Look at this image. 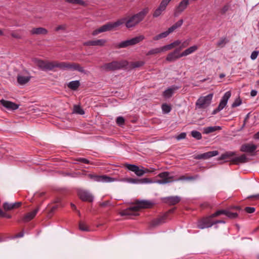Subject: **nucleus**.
Returning <instances> with one entry per match:
<instances>
[{
	"mask_svg": "<svg viewBox=\"0 0 259 259\" xmlns=\"http://www.w3.org/2000/svg\"><path fill=\"white\" fill-rule=\"evenodd\" d=\"M119 214L121 216H136L138 215V211L134 208V206L129 207L126 209L121 210Z\"/></svg>",
	"mask_w": 259,
	"mask_h": 259,
	"instance_id": "22",
	"label": "nucleus"
},
{
	"mask_svg": "<svg viewBox=\"0 0 259 259\" xmlns=\"http://www.w3.org/2000/svg\"><path fill=\"white\" fill-rule=\"evenodd\" d=\"M77 195L79 198L83 201L91 202L94 200V196L87 190L78 189Z\"/></svg>",
	"mask_w": 259,
	"mask_h": 259,
	"instance_id": "13",
	"label": "nucleus"
},
{
	"mask_svg": "<svg viewBox=\"0 0 259 259\" xmlns=\"http://www.w3.org/2000/svg\"><path fill=\"white\" fill-rule=\"evenodd\" d=\"M38 67L42 71H47L52 70L55 68H58L62 70H77L83 73V68L79 64L69 63L67 62L49 61L38 59L36 61Z\"/></svg>",
	"mask_w": 259,
	"mask_h": 259,
	"instance_id": "1",
	"label": "nucleus"
},
{
	"mask_svg": "<svg viewBox=\"0 0 259 259\" xmlns=\"http://www.w3.org/2000/svg\"><path fill=\"white\" fill-rule=\"evenodd\" d=\"M145 38L144 36L141 35L130 39L122 41L116 46L117 48H125L128 46H134L142 41Z\"/></svg>",
	"mask_w": 259,
	"mask_h": 259,
	"instance_id": "6",
	"label": "nucleus"
},
{
	"mask_svg": "<svg viewBox=\"0 0 259 259\" xmlns=\"http://www.w3.org/2000/svg\"><path fill=\"white\" fill-rule=\"evenodd\" d=\"M175 47L178 46L181 44V42L179 40H177L172 42Z\"/></svg>",
	"mask_w": 259,
	"mask_h": 259,
	"instance_id": "62",
	"label": "nucleus"
},
{
	"mask_svg": "<svg viewBox=\"0 0 259 259\" xmlns=\"http://www.w3.org/2000/svg\"><path fill=\"white\" fill-rule=\"evenodd\" d=\"M76 161L85 164H90V162L89 160L84 158H78L76 159Z\"/></svg>",
	"mask_w": 259,
	"mask_h": 259,
	"instance_id": "51",
	"label": "nucleus"
},
{
	"mask_svg": "<svg viewBox=\"0 0 259 259\" xmlns=\"http://www.w3.org/2000/svg\"><path fill=\"white\" fill-rule=\"evenodd\" d=\"M162 47L163 52H165V51H168V50H171L172 49L175 48V46L174 45L173 42H171V43H170V44H169L168 45L164 46H163Z\"/></svg>",
	"mask_w": 259,
	"mask_h": 259,
	"instance_id": "46",
	"label": "nucleus"
},
{
	"mask_svg": "<svg viewBox=\"0 0 259 259\" xmlns=\"http://www.w3.org/2000/svg\"><path fill=\"white\" fill-rule=\"evenodd\" d=\"M242 103V101L240 99V98H238L237 99H236L235 101L233 103V104H232V107L233 108H234V107H238L239 106H240Z\"/></svg>",
	"mask_w": 259,
	"mask_h": 259,
	"instance_id": "48",
	"label": "nucleus"
},
{
	"mask_svg": "<svg viewBox=\"0 0 259 259\" xmlns=\"http://www.w3.org/2000/svg\"><path fill=\"white\" fill-rule=\"evenodd\" d=\"M79 229L83 231H89L90 229L87 225L83 222L80 221L79 223Z\"/></svg>",
	"mask_w": 259,
	"mask_h": 259,
	"instance_id": "41",
	"label": "nucleus"
},
{
	"mask_svg": "<svg viewBox=\"0 0 259 259\" xmlns=\"http://www.w3.org/2000/svg\"><path fill=\"white\" fill-rule=\"evenodd\" d=\"M65 2L70 4H77L81 6L85 5V2L82 0H65Z\"/></svg>",
	"mask_w": 259,
	"mask_h": 259,
	"instance_id": "42",
	"label": "nucleus"
},
{
	"mask_svg": "<svg viewBox=\"0 0 259 259\" xmlns=\"http://www.w3.org/2000/svg\"><path fill=\"white\" fill-rule=\"evenodd\" d=\"M186 137V133L185 132L181 133L178 136H177L176 139L178 140H180L182 139H185Z\"/></svg>",
	"mask_w": 259,
	"mask_h": 259,
	"instance_id": "52",
	"label": "nucleus"
},
{
	"mask_svg": "<svg viewBox=\"0 0 259 259\" xmlns=\"http://www.w3.org/2000/svg\"><path fill=\"white\" fill-rule=\"evenodd\" d=\"M3 208L6 211L12 210L13 209L12 203L5 202L3 204Z\"/></svg>",
	"mask_w": 259,
	"mask_h": 259,
	"instance_id": "45",
	"label": "nucleus"
},
{
	"mask_svg": "<svg viewBox=\"0 0 259 259\" xmlns=\"http://www.w3.org/2000/svg\"><path fill=\"white\" fill-rule=\"evenodd\" d=\"M48 30L42 27L33 28L31 30L30 33L31 34H47Z\"/></svg>",
	"mask_w": 259,
	"mask_h": 259,
	"instance_id": "29",
	"label": "nucleus"
},
{
	"mask_svg": "<svg viewBox=\"0 0 259 259\" xmlns=\"http://www.w3.org/2000/svg\"><path fill=\"white\" fill-rule=\"evenodd\" d=\"M73 112L80 114L83 115L84 114V111L81 108L79 105H74L73 107Z\"/></svg>",
	"mask_w": 259,
	"mask_h": 259,
	"instance_id": "40",
	"label": "nucleus"
},
{
	"mask_svg": "<svg viewBox=\"0 0 259 259\" xmlns=\"http://www.w3.org/2000/svg\"><path fill=\"white\" fill-rule=\"evenodd\" d=\"M128 64V63L126 60L114 61L110 63L104 64L101 68L106 71H115L122 69L127 66Z\"/></svg>",
	"mask_w": 259,
	"mask_h": 259,
	"instance_id": "4",
	"label": "nucleus"
},
{
	"mask_svg": "<svg viewBox=\"0 0 259 259\" xmlns=\"http://www.w3.org/2000/svg\"><path fill=\"white\" fill-rule=\"evenodd\" d=\"M190 40L187 39L184 41L182 44L181 46L178 49H181V50L184 48H186L189 45Z\"/></svg>",
	"mask_w": 259,
	"mask_h": 259,
	"instance_id": "50",
	"label": "nucleus"
},
{
	"mask_svg": "<svg viewBox=\"0 0 259 259\" xmlns=\"http://www.w3.org/2000/svg\"><path fill=\"white\" fill-rule=\"evenodd\" d=\"M170 33H171V32L167 29V30L153 37V39L154 40H158L161 38L166 37Z\"/></svg>",
	"mask_w": 259,
	"mask_h": 259,
	"instance_id": "36",
	"label": "nucleus"
},
{
	"mask_svg": "<svg viewBox=\"0 0 259 259\" xmlns=\"http://www.w3.org/2000/svg\"><path fill=\"white\" fill-rule=\"evenodd\" d=\"M80 85V82L78 80H74L70 81L68 84V87L72 90L75 91Z\"/></svg>",
	"mask_w": 259,
	"mask_h": 259,
	"instance_id": "35",
	"label": "nucleus"
},
{
	"mask_svg": "<svg viewBox=\"0 0 259 259\" xmlns=\"http://www.w3.org/2000/svg\"><path fill=\"white\" fill-rule=\"evenodd\" d=\"M221 214L226 215L228 218L233 219L237 218L238 214L237 212H233L228 210L221 209L218 210L214 212L213 215L219 216Z\"/></svg>",
	"mask_w": 259,
	"mask_h": 259,
	"instance_id": "21",
	"label": "nucleus"
},
{
	"mask_svg": "<svg viewBox=\"0 0 259 259\" xmlns=\"http://www.w3.org/2000/svg\"><path fill=\"white\" fill-rule=\"evenodd\" d=\"M166 8L159 4V6L153 13V17L154 18H157L160 16L162 13L166 10Z\"/></svg>",
	"mask_w": 259,
	"mask_h": 259,
	"instance_id": "31",
	"label": "nucleus"
},
{
	"mask_svg": "<svg viewBox=\"0 0 259 259\" xmlns=\"http://www.w3.org/2000/svg\"><path fill=\"white\" fill-rule=\"evenodd\" d=\"M1 104L9 110H15L18 108L19 105L11 101L2 99L0 101Z\"/></svg>",
	"mask_w": 259,
	"mask_h": 259,
	"instance_id": "23",
	"label": "nucleus"
},
{
	"mask_svg": "<svg viewBox=\"0 0 259 259\" xmlns=\"http://www.w3.org/2000/svg\"><path fill=\"white\" fill-rule=\"evenodd\" d=\"M197 49L198 47L197 46H193L190 47L189 48L185 50L184 52L181 53V56H182V57H184L189 55L195 52Z\"/></svg>",
	"mask_w": 259,
	"mask_h": 259,
	"instance_id": "32",
	"label": "nucleus"
},
{
	"mask_svg": "<svg viewBox=\"0 0 259 259\" xmlns=\"http://www.w3.org/2000/svg\"><path fill=\"white\" fill-rule=\"evenodd\" d=\"M122 20H118L116 22H108L101 27H100L99 28L95 30H94L92 32L93 35H96L98 34L99 33L111 31L113 30V29L120 26L122 24V22H121Z\"/></svg>",
	"mask_w": 259,
	"mask_h": 259,
	"instance_id": "5",
	"label": "nucleus"
},
{
	"mask_svg": "<svg viewBox=\"0 0 259 259\" xmlns=\"http://www.w3.org/2000/svg\"><path fill=\"white\" fill-rule=\"evenodd\" d=\"M258 55V52L256 51H254L253 52H252V53L251 54L250 58L252 60H254L257 58Z\"/></svg>",
	"mask_w": 259,
	"mask_h": 259,
	"instance_id": "53",
	"label": "nucleus"
},
{
	"mask_svg": "<svg viewBox=\"0 0 259 259\" xmlns=\"http://www.w3.org/2000/svg\"><path fill=\"white\" fill-rule=\"evenodd\" d=\"M199 178V176L198 175H196L192 176L187 177V180H195Z\"/></svg>",
	"mask_w": 259,
	"mask_h": 259,
	"instance_id": "58",
	"label": "nucleus"
},
{
	"mask_svg": "<svg viewBox=\"0 0 259 259\" xmlns=\"http://www.w3.org/2000/svg\"><path fill=\"white\" fill-rule=\"evenodd\" d=\"M181 49H176L173 52L169 53L166 58V60L168 62H174L178 59L182 57L180 53Z\"/></svg>",
	"mask_w": 259,
	"mask_h": 259,
	"instance_id": "17",
	"label": "nucleus"
},
{
	"mask_svg": "<svg viewBox=\"0 0 259 259\" xmlns=\"http://www.w3.org/2000/svg\"><path fill=\"white\" fill-rule=\"evenodd\" d=\"M145 64L143 61L132 62L130 63V68L134 69L143 66Z\"/></svg>",
	"mask_w": 259,
	"mask_h": 259,
	"instance_id": "38",
	"label": "nucleus"
},
{
	"mask_svg": "<svg viewBox=\"0 0 259 259\" xmlns=\"http://www.w3.org/2000/svg\"><path fill=\"white\" fill-rule=\"evenodd\" d=\"M257 145L252 143H246L241 145L240 150L242 152L253 153L257 149Z\"/></svg>",
	"mask_w": 259,
	"mask_h": 259,
	"instance_id": "20",
	"label": "nucleus"
},
{
	"mask_svg": "<svg viewBox=\"0 0 259 259\" xmlns=\"http://www.w3.org/2000/svg\"><path fill=\"white\" fill-rule=\"evenodd\" d=\"M142 169L143 170L144 175L145 174H147V173L152 172L154 171V168L148 169V168H145L143 166H142Z\"/></svg>",
	"mask_w": 259,
	"mask_h": 259,
	"instance_id": "57",
	"label": "nucleus"
},
{
	"mask_svg": "<svg viewBox=\"0 0 259 259\" xmlns=\"http://www.w3.org/2000/svg\"><path fill=\"white\" fill-rule=\"evenodd\" d=\"M66 28V25H65V24H63V25H60L59 26H58L56 28H55V30L56 31H58L60 30H65Z\"/></svg>",
	"mask_w": 259,
	"mask_h": 259,
	"instance_id": "56",
	"label": "nucleus"
},
{
	"mask_svg": "<svg viewBox=\"0 0 259 259\" xmlns=\"http://www.w3.org/2000/svg\"><path fill=\"white\" fill-rule=\"evenodd\" d=\"M183 180H187V177L185 176H182L178 179L176 180L175 181H183Z\"/></svg>",
	"mask_w": 259,
	"mask_h": 259,
	"instance_id": "63",
	"label": "nucleus"
},
{
	"mask_svg": "<svg viewBox=\"0 0 259 259\" xmlns=\"http://www.w3.org/2000/svg\"><path fill=\"white\" fill-rule=\"evenodd\" d=\"M247 158L245 154H242L239 157H234L230 160L232 164L238 165L240 163H244L247 162Z\"/></svg>",
	"mask_w": 259,
	"mask_h": 259,
	"instance_id": "24",
	"label": "nucleus"
},
{
	"mask_svg": "<svg viewBox=\"0 0 259 259\" xmlns=\"http://www.w3.org/2000/svg\"><path fill=\"white\" fill-rule=\"evenodd\" d=\"M21 204L22 203L21 202H17L15 203H12L13 209L19 207L21 206Z\"/></svg>",
	"mask_w": 259,
	"mask_h": 259,
	"instance_id": "59",
	"label": "nucleus"
},
{
	"mask_svg": "<svg viewBox=\"0 0 259 259\" xmlns=\"http://www.w3.org/2000/svg\"><path fill=\"white\" fill-rule=\"evenodd\" d=\"M157 177L161 178V179L155 181L159 184L163 185L174 181V176H170V173L168 171L161 172L157 175Z\"/></svg>",
	"mask_w": 259,
	"mask_h": 259,
	"instance_id": "11",
	"label": "nucleus"
},
{
	"mask_svg": "<svg viewBox=\"0 0 259 259\" xmlns=\"http://www.w3.org/2000/svg\"><path fill=\"white\" fill-rule=\"evenodd\" d=\"M244 210L248 213H252L255 211V208L253 207L247 206L244 208Z\"/></svg>",
	"mask_w": 259,
	"mask_h": 259,
	"instance_id": "49",
	"label": "nucleus"
},
{
	"mask_svg": "<svg viewBox=\"0 0 259 259\" xmlns=\"http://www.w3.org/2000/svg\"><path fill=\"white\" fill-rule=\"evenodd\" d=\"M148 8H145L139 13L135 14L129 17H124L119 20H122V24H124L125 27L128 28H131L135 27L139 23L142 22L147 14L149 13Z\"/></svg>",
	"mask_w": 259,
	"mask_h": 259,
	"instance_id": "2",
	"label": "nucleus"
},
{
	"mask_svg": "<svg viewBox=\"0 0 259 259\" xmlns=\"http://www.w3.org/2000/svg\"><path fill=\"white\" fill-rule=\"evenodd\" d=\"M163 52L162 47L154 48L150 50L146 53V56L155 55Z\"/></svg>",
	"mask_w": 259,
	"mask_h": 259,
	"instance_id": "37",
	"label": "nucleus"
},
{
	"mask_svg": "<svg viewBox=\"0 0 259 259\" xmlns=\"http://www.w3.org/2000/svg\"><path fill=\"white\" fill-rule=\"evenodd\" d=\"M219 154L218 151L215 150L209 151L200 154L195 155L194 156L195 159H207Z\"/></svg>",
	"mask_w": 259,
	"mask_h": 259,
	"instance_id": "18",
	"label": "nucleus"
},
{
	"mask_svg": "<svg viewBox=\"0 0 259 259\" xmlns=\"http://www.w3.org/2000/svg\"><path fill=\"white\" fill-rule=\"evenodd\" d=\"M191 136L197 140H200L202 139L201 134L197 131H192L191 132Z\"/></svg>",
	"mask_w": 259,
	"mask_h": 259,
	"instance_id": "43",
	"label": "nucleus"
},
{
	"mask_svg": "<svg viewBox=\"0 0 259 259\" xmlns=\"http://www.w3.org/2000/svg\"><path fill=\"white\" fill-rule=\"evenodd\" d=\"M221 130L222 127L220 126H208L204 128L203 133L205 134H208L215 131H220Z\"/></svg>",
	"mask_w": 259,
	"mask_h": 259,
	"instance_id": "30",
	"label": "nucleus"
},
{
	"mask_svg": "<svg viewBox=\"0 0 259 259\" xmlns=\"http://www.w3.org/2000/svg\"><path fill=\"white\" fill-rule=\"evenodd\" d=\"M230 6L229 4L225 5L222 9V13L224 14L230 9Z\"/></svg>",
	"mask_w": 259,
	"mask_h": 259,
	"instance_id": "55",
	"label": "nucleus"
},
{
	"mask_svg": "<svg viewBox=\"0 0 259 259\" xmlns=\"http://www.w3.org/2000/svg\"><path fill=\"white\" fill-rule=\"evenodd\" d=\"M213 94H209L205 96L200 97L196 102V106L199 109H204L211 103Z\"/></svg>",
	"mask_w": 259,
	"mask_h": 259,
	"instance_id": "7",
	"label": "nucleus"
},
{
	"mask_svg": "<svg viewBox=\"0 0 259 259\" xmlns=\"http://www.w3.org/2000/svg\"><path fill=\"white\" fill-rule=\"evenodd\" d=\"M132 184H143L147 183H152V181L149 178H142V179H134V178H126L122 180Z\"/></svg>",
	"mask_w": 259,
	"mask_h": 259,
	"instance_id": "16",
	"label": "nucleus"
},
{
	"mask_svg": "<svg viewBox=\"0 0 259 259\" xmlns=\"http://www.w3.org/2000/svg\"><path fill=\"white\" fill-rule=\"evenodd\" d=\"M172 210H170L162 215L158 216L157 218L153 219L150 222V227H156L166 223L169 219V213L172 212Z\"/></svg>",
	"mask_w": 259,
	"mask_h": 259,
	"instance_id": "8",
	"label": "nucleus"
},
{
	"mask_svg": "<svg viewBox=\"0 0 259 259\" xmlns=\"http://www.w3.org/2000/svg\"><path fill=\"white\" fill-rule=\"evenodd\" d=\"M161 108L162 110V111L164 113H169L171 110V107L166 104H163L162 105Z\"/></svg>",
	"mask_w": 259,
	"mask_h": 259,
	"instance_id": "44",
	"label": "nucleus"
},
{
	"mask_svg": "<svg viewBox=\"0 0 259 259\" xmlns=\"http://www.w3.org/2000/svg\"><path fill=\"white\" fill-rule=\"evenodd\" d=\"M125 120L122 116H118L116 120V123L119 125H122L124 123Z\"/></svg>",
	"mask_w": 259,
	"mask_h": 259,
	"instance_id": "47",
	"label": "nucleus"
},
{
	"mask_svg": "<svg viewBox=\"0 0 259 259\" xmlns=\"http://www.w3.org/2000/svg\"><path fill=\"white\" fill-rule=\"evenodd\" d=\"M231 96V93L230 91L226 92L222 98L218 107L212 111V114L214 115L222 110L227 105L228 100Z\"/></svg>",
	"mask_w": 259,
	"mask_h": 259,
	"instance_id": "10",
	"label": "nucleus"
},
{
	"mask_svg": "<svg viewBox=\"0 0 259 259\" xmlns=\"http://www.w3.org/2000/svg\"><path fill=\"white\" fill-rule=\"evenodd\" d=\"M248 198H255L256 199H259V194L248 196Z\"/></svg>",
	"mask_w": 259,
	"mask_h": 259,
	"instance_id": "64",
	"label": "nucleus"
},
{
	"mask_svg": "<svg viewBox=\"0 0 259 259\" xmlns=\"http://www.w3.org/2000/svg\"><path fill=\"white\" fill-rule=\"evenodd\" d=\"M171 1V0H162L160 5L163 6L166 8L168 4Z\"/></svg>",
	"mask_w": 259,
	"mask_h": 259,
	"instance_id": "54",
	"label": "nucleus"
},
{
	"mask_svg": "<svg viewBox=\"0 0 259 259\" xmlns=\"http://www.w3.org/2000/svg\"><path fill=\"white\" fill-rule=\"evenodd\" d=\"M153 203L148 200H137L134 208L136 209L138 211L141 208H149L152 207Z\"/></svg>",
	"mask_w": 259,
	"mask_h": 259,
	"instance_id": "15",
	"label": "nucleus"
},
{
	"mask_svg": "<svg viewBox=\"0 0 259 259\" xmlns=\"http://www.w3.org/2000/svg\"><path fill=\"white\" fill-rule=\"evenodd\" d=\"M39 210V207H38L35 209H34L33 211L28 212L25 215H24L23 217L21 218V219L18 220L17 222L18 223H27L31 221L35 215H36L37 213Z\"/></svg>",
	"mask_w": 259,
	"mask_h": 259,
	"instance_id": "14",
	"label": "nucleus"
},
{
	"mask_svg": "<svg viewBox=\"0 0 259 259\" xmlns=\"http://www.w3.org/2000/svg\"><path fill=\"white\" fill-rule=\"evenodd\" d=\"M11 35L12 37L16 38H21V36L19 34H17L14 32L12 33Z\"/></svg>",
	"mask_w": 259,
	"mask_h": 259,
	"instance_id": "60",
	"label": "nucleus"
},
{
	"mask_svg": "<svg viewBox=\"0 0 259 259\" xmlns=\"http://www.w3.org/2000/svg\"><path fill=\"white\" fill-rule=\"evenodd\" d=\"M106 42V40L101 39L95 40H89L84 42L83 45L87 46H103Z\"/></svg>",
	"mask_w": 259,
	"mask_h": 259,
	"instance_id": "25",
	"label": "nucleus"
},
{
	"mask_svg": "<svg viewBox=\"0 0 259 259\" xmlns=\"http://www.w3.org/2000/svg\"><path fill=\"white\" fill-rule=\"evenodd\" d=\"M189 5V0H182L175 9L174 16L176 17L179 16L184 12Z\"/></svg>",
	"mask_w": 259,
	"mask_h": 259,
	"instance_id": "12",
	"label": "nucleus"
},
{
	"mask_svg": "<svg viewBox=\"0 0 259 259\" xmlns=\"http://www.w3.org/2000/svg\"><path fill=\"white\" fill-rule=\"evenodd\" d=\"M180 200V197L177 196L167 197L165 198V202L169 205H175L178 203Z\"/></svg>",
	"mask_w": 259,
	"mask_h": 259,
	"instance_id": "28",
	"label": "nucleus"
},
{
	"mask_svg": "<svg viewBox=\"0 0 259 259\" xmlns=\"http://www.w3.org/2000/svg\"><path fill=\"white\" fill-rule=\"evenodd\" d=\"M183 20L180 19L178 22H177L175 24H174L173 25H172L171 27L168 28L169 31H170L171 33L174 32L175 30H176L177 28H180L183 23Z\"/></svg>",
	"mask_w": 259,
	"mask_h": 259,
	"instance_id": "34",
	"label": "nucleus"
},
{
	"mask_svg": "<svg viewBox=\"0 0 259 259\" xmlns=\"http://www.w3.org/2000/svg\"><path fill=\"white\" fill-rule=\"evenodd\" d=\"M24 232L22 231V232H21L20 233L16 234L15 236V238H21V237H23L24 236Z\"/></svg>",
	"mask_w": 259,
	"mask_h": 259,
	"instance_id": "61",
	"label": "nucleus"
},
{
	"mask_svg": "<svg viewBox=\"0 0 259 259\" xmlns=\"http://www.w3.org/2000/svg\"><path fill=\"white\" fill-rule=\"evenodd\" d=\"M229 41L228 39L225 37L221 38L217 43V46L220 48L224 47L225 45Z\"/></svg>",
	"mask_w": 259,
	"mask_h": 259,
	"instance_id": "39",
	"label": "nucleus"
},
{
	"mask_svg": "<svg viewBox=\"0 0 259 259\" xmlns=\"http://www.w3.org/2000/svg\"><path fill=\"white\" fill-rule=\"evenodd\" d=\"M125 167L127 168L128 170L133 171L135 174L139 177L142 176L144 175L143 170L142 169V166L139 167L138 166L135 164H127L126 163L125 164Z\"/></svg>",
	"mask_w": 259,
	"mask_h": 259,
	"instance_id": "19",
	"label": "nucleus"
},
{
	"mask_svg": "<svg viewBox=\"0 0 259 259\" xmlns=\"http://www.w3.org/2000/svg\"><path fill=\"white\" fill-rule=\"evenodd\" d=\"M30 79V76H25L23 75H18L17 81L19 84L24 85L27 83Z\"/></svg>",
	"mask_w": 259,
	"mask_h": 259,
	"instance_id": "33",
	"label": "nucleus"
},
{
	"mask_svg": "<svg viewBox=\"0 0 259 259\" xmlns=\"http://www.w3.org/2000/svg\"><path fill=\"white\" fill-rule=\"evenodd\" d=\"M214 214V213L198 220L197 224V228L200 229H204L210 228L213 225L219 223L225 224L226 223L224 220H213V218L218 217L217 215H213Z\"/></svg>",
	"mask_w": 259,
	"mask_h": 259,
	"instance_id": "3",
	"label": "nucleus"
},
{
	"mask_svg": "<svg viewBox=\"0 0 259 259\" xmlns=\"http://www.w3.org/2000/svg\"><path fill=\"white\" fill-rule=\"evenodd\" d=\"M236 155V152L234 151H227L222 154L219 158L220 160L228 159L227 161H230V160Z\"/></svg>",
	"mask_w": 259,
	"mask_h": 259,
	"instance_id": "27",
	"label": "nucleus"
},
{
	"mask_svg": "<svg viewBox=\"0 0 259 259\" xmlns=\"http://www.w3.org/2000/svg\"><path fill=\"white\" fill-rule=\"evenodd\" d=\"M179 88L180 87L172 85L163 92V96L165 98H169L172 96L174 92L178 90Z\"/></svg>",
	"mask_w": 259,
	"mask_h": 259,
	"instance_id": "26",
	"label": "nucleus"
},
{
	"mask_svg": "<svg viewBox=\"0 0 259 259\" xmlns=\"http://www.w3.org/2000/svg\"><path fill=\"white\" fill-rule=\"evenodd\" d=\"M87 177L94 181L102 183H111L116 180V179L107 175H97L92 174H88Z\"/></svg>",
	"mask_w": 259,
	"mask_h": 259,
	"instance_id": "9",
	"label": "nucleus"
}]
</instances>
